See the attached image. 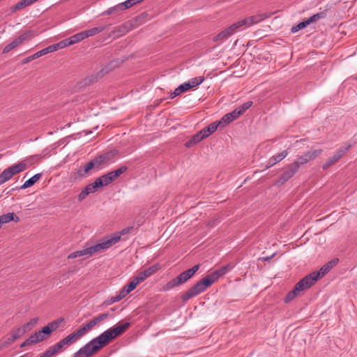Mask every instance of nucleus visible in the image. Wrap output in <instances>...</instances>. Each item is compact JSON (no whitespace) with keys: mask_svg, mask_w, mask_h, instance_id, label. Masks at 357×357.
Segmentation results:
<instances>
[{"mask_svg":"<svg viewBox=\"0 0 357 357\" xmlns=\"http://www.w3.org/2000/svg\"><path fill=\"white\" fill-rule=\"evenodd\" d=\"M129 326L130 323L126 322L108 328L82 347L71 357H91L111 340L123 333Z\"/></svg>","mask_w":357,"mask_h":357,"instance_id":"f257e3e1","label":"nucleus"},{"mask_svg":"<svg viewBox=\"0 0 357 357\" xmlns=\"http://www.w3.org/2000/svg\"><path fill=\"white\" fill-rule=\"evenodd\" d=\"M319 278V272H312L304 277L298 283H296L294 289L287 294L284 298V302L289 303L293 301L298 295H299L300 292L312 287Z\"/></svg>","mask_w":357,"mask_h":357,"instance_id":"f03ea898","label":"nucleus"},{"mask_svg":"<svg viewBox=\"0 0 357 357\" xmlns=\"http://www.w3.org/2000/svg\"><path fill=\"white\" fill-rule=\"evenodd\" d=\"M83 336L78 329L70 333L63 339L50 347L54 355L61 352L66 347L75 344Z\"/></svg>","mask_w":357,"mask_h":357,"instance_id":"7ed1b4c3","label":"nucleus"},{"mask_svg":"<svg viewBox=\"0 0 357 357\" xmlns=\"http://www.w3.org/2000/svg\"><path fill=\"white\" fill-rule=\"evenodd\" d=\"M267 16L265 14H258L256 15H252L248 17H246L243 20L236 22L234 23L227 29L229 31V33L233 35L238 29L242 27L243 26H250L255 24H257L264 19H266Z\"/></svg>","mask_w":357,"mask_h":357,"instance_id":"20e7f679","label":"nucleus"},{"mask_svg":"<svg viewBox=\"0 0 357 357\" xmlns=\"http://www.w3.org/2000/svg\"><path fill=\"white\" fill-rule=\"evenodd\" d=\"M267 16L265 14H258L256 15H252L248 17H246L243 20L236 22L234 23L227 29L229 31V33L233 35L238 29L242 27L243 26H250L255 24H257L264 19H266Z\"/></svg>","mask_w":357,"mask_h":357,"instance_id":"39448f33","label":"nucleus"},{"mask_svg":"<svg viewBox=\"0 0 357 357\" xmlns=\"http://www.w3.org/2000/svg\"><path fill=\"white\" fill-rule=\"evenodd\" d=\"M26 169V164L24 162H20L4 169L0 174V185L8 181L9 179L12 178L13 175L22 172L24 171Z\"/></svg>","mask_w":357,"mask_h":357,"instance_id":"423d86ee","label":"nucleus"},{"mask_svg":"<svg viewBox=\"0 0 357 357\" xmlns=\"http://www.w3.org/2000/svg\"><path fill=\"white\" fill-rule=\"evenodd\" d=\"M105 248L102 244V242L97 243L94 245L89 246L88 248H84L80 250L75 251L72 253H70L68 256V259H75L77 257H91L93 255H94L96 252H99L101 250H104Z\"/></svg>","mask_w":357,"mask_h":357,"instance_id":"0eeeda50","label":"nucleus"},{"mask_svg":"<svg viewBox=\"0 0 357 357\" xmlns=\"http://www.w3.org/2000/svg\"><path fill=\"white\" fill-rule=\"evenodd\" d=\"M132 227H128L126 228L123 229L119 232H116L112 234L111 236H109V238L102 240L101 242L105 250L109 248L113 245L118 243L120 241L121 236L128 234L130 231V230L132 229Z\"/></svg>","mask_w":357,"mask_h":357,"instance_id":"6e6552de","label":"nucleus"},{"mask_svg":"<svg viewBox=\"0 0 357 357\" xmlns=\"http://www.w3.org/2000/svg\"><path fill=\"white\" fill-rule=\"evenodd\" d=\"M109 313L105 312L102 313L101 314L98 315L97 317H94L93 319H91L90 321H89L87 324L82 325L81 327L78 328L79 331L82 334V336H84L87 332L90 331L95 326L100 324L102 321L107 319L109 317Z\"/></svg>","mask_w":357,"mask_h":357,"instance_id":"1a4fd4ad","label":"nucleus"},{"mask_svg":"<svg viewBox=\"0 0 357 357\" xmlns=\"http://www.w3.org/2000/svg\"><path fill=\"white\" fill-rule=\"evenodd\" d=\"M322 153V149L310 150L304 153L302 155L299 156L296 160L293 163H297L298 168L299 169L301 165L307 164L310 160L316 158Z\"/></svg>","mask_w":357,"mask_h":357,"instance_id":"9d476101","label":"nucleus"},{"mask_svg":"<svg viewBox=\"0 0 357 357\" xmlns=\"http://www.w3.org/2000/svg\"><path fill=\"white\" fill-rule=\"evenodd\" d=\"M350 145H347L338 149L337 151L333 154V155L328 158V160L323 165L322 168L326 170L331 165L336 163L340 160V158H341L350 149Z\"/></svg>","mask_w":357,"mask_h":357,"instance_id":"9b49d317","label":"nucleus"},{"mask_svg":"<svg viewBox=\"0 0 357 357\" xmlns=\"http://www.w3.org/2000/svg\"><path fill=\"white\" fill-rule=\"evenodd\" d=\"M190 276L186 273L185 271L179 274L177 277L168 282L165 286L166 290H170L174 287L179 286L190 279Z\"/></svg>","mask_w":357,"mask_h":357,"instance_id":"f8f14e48","label":"nucleus"},{"mask_svg":"<svg viewBox=\"0 0 357 357\" xmlns=\"http://www.w3.org/2000/svg\"><path fill=\"white\" fill-rule=\"evenodd\" d=\"M96 158H93L91 161H89L88 163H86L84 167H80L77 170V174L79 177L84 178L86 177L89 172L93 169H99L100 167V165L99 163H97Z\"/></svg>","mask_w":357,"mask_h":357,"instance_id":"ddd939ff","label":"nucleus"},{"mask_svg":"<svg viewBox=\"0 0 357 357\" xmlns=\"http://www.w3.org/2000/svg\"><path fill=\"white\" fill-rule=\"evenodd\" d=\"M143 1L144 0H126V1H124L121 3H119L114 7L109 8L106 11V13L107 15H110V14H112L113 13H114L115 11L123 10L128 9V8L132 7V6H134L138 3H140Z\"/></svg>","mask_w":357,"mask_h":357,"instance_id":"4468645a","label":"nucleus"},{"mask_svg":"<svg viewBox=\"0 0 357 357\" xmlns=\"http://www.w3.org/2000/svg\"><path fill=\"white\" fill-rule=\"evenodd\" d=\"M99 184H100V181L98 182L96 179L93 183H89L87 185H86L85 188L79 194L78 200L82 201L86 198L87 195L96 192L98 188H100Z\"/></svg>","mask_w":357,"mask_h":357,"instance_id":"2eb2a0df","label":"nucleus"},{"mask_svg":"<svg viewBox=\"0 0 357 357\" xmlns=\"http://www.w3.org/2000/svg\"><path fill=\"white\" fill-rule=\"evenodd\" d=\"M158 270V265H153L147 269L140 272L136 277L133 279L136 281V282L139 284L141 282H144L147 278L153 275Z\"/></svg>","mask_w":357,"mask_h":357,"instance_id":"dca6fc26","label":"nucleus"},{"mask_svg":"<svg viewBox=\"0 0 357 357\" xmlns=\"http://www.w3.org/2000/svg\"><path fill=\"white\" fill-rule=\"evenodd\" d=\"M28 38V33H24L15 38L11 43L8 44L3 50V53L6 54L21 45Z\"/></svg>","mask_w":357,"mask_h":357,"instance_id":"f3484780","label":"nucleus"},{"mask_svg":"<svg viewBox=\"0 0 357 357\" xmlns=\"http://www.w3.org/2000/svg\"><path fill=\"white\" fill-rule=\"evenodd\" d=\"M297 163L290 164L287 169L281 174L280 180L284 183L290 179L298 171Z\"/></svg>","mask_w":357,"mask_h":357,"instance_id":"a211bd4d","label":"nucleus"},{"mask_svg":"<svg viewBox=\"0 0 357 357\" xmlns=\"http://www.w3.org/2000/svg\"><path fill=\"white\" fill-rule=\"evenodd\" d=\"M59 326V323L57 321H52L48 324L47 326L42 328L41 330L38 331V335L42 337V340L45 339V335H50L52 332L55 331Z\"/></svg>","mask_w":357,"mask_h":357,"instance_id":"6ab92c4d","label":"nucleus"},{"mask_svg":"<svg viewBox=\"0 0 357 357\" xmlns=\"http://www.w3.org/2000/svg\"><path fill=\"white\" fill-rule=\"evenodd\" d=\"M117 151L116 150H112L110 151H108L104 154L100 155L97 157H96L97 163H99L101 166L102 164H105L109 160H111L116 155Z\"/></svg>","mask_w":357,"mask_h":357,"instance_id":"aec40b11","label":"nucleus"},{"mask_svg":"<svg viewBox=\"0 0 357 357\" xmlns=\"http://www.w3.org/2000/svg\"><path fill=\"white\" fill-rule=\"evenodd\" d=\"M288 154L289 151L287 150H284L280 153L279 154L273 156L271 158H270L268 164L266 165V167L269 168L273 165L277 164L278 162L282 161L287 156Z\"/></svg>","mask_w":357,"mask_h":357,"instance_id":"412c9836","label":"nucleus"},{"mask_svg":"<svg viewBox=\"0 0 357 357\" xmlns=\"http://www.w3.org/2000/svg\"><path fill=\"white\" fill-rule=\"evenodd\" d=\"M20 218L14 213H8L0 215V228L3 224L8 223L10 221L19 222Z\"/></svg>","mask_w":357,"mask_h":357,"instance_id":"4be33fe9","label":"nucleus"},{"mask_svg":"<svg viewBox=\"0 0 357 357\" xmlns=\"http://www.w3.org/2000/svg\"><path fill=\"white\" fill-rule=\"evenodd\" d=\"M234 266L232 264H227L219 269L213 271L215 275H216V278L218 280L220 277L225 275L229 271H231L234 268Z\"/></svg>","mask_w":357,"mask_h":357,"instance_id":"5701e85b","label":"nucleus"},{"mask_svg":"<svg viewBox=\"0 0 357 357\" xmlns=\"http://www.w3.org/2000/svg\"><path fill=\"white\" fill-rule=\"evenodd\" d=\"M40 177L41 174L40 173L33 175L24 183V184L20 187V189H26L33 185L40 178Z\"/></svg>","mask_w":357,"mask_h":357,"instance_id":"b1692460","label":"nucleus"},{"mask_svg":"<svg viewBox=\"0 0 357 357\" xmlns=\"http://www.w3.org/2000/svg\"><path fill=\"white\" fill-rule=\"evenodd\" d=\"M216 275L212 272L211 273L205 276L201 282L203 283L204 286L207 289L210 286H211L218 279L215 277Z\"/></svg>","mask_w":357,"mask_h":357,"instance_id":"393cba45","label":"nucleus"},{"mask_svg":"<svg viewBox=\"0 0 357 357\" xmlns=\"http://www.w3.org/2000/svg\"><path fill=\"white\" fill-rule=\"evenodd\" d=\"M25 333V329L22 328L21 327L17 328L14 330L10 333V337L8 338V343L14 342L15 340L18 339L21 336H22Z\"/></svg>","mask_w":357,"mask_h":357,"instance_id":"a878e982","label":"nucleus"},{"mask_svg":"<svg viewBox=\"0 0 357 357\" xmlns=\"http://www.w3.org/2000/svg\"><path fill=\"white\" fill-rule=\"evenodd\" d=\"M137 285L138 284L136 282V281L132 279L131 282L124 286L121 289L123 296H127L130 292L133 291Z\"/></svg>","mask_w":357,"mask_h":357,"instance_id":"bb28decb","label":"nucleus"},{"mask_svg":"<svg viewBox=\"0 0 357 357\" xmlns=\"http://www.w3.org/2000/svg\"><path fill=\"white\" fill-rule=\"evenodd\" d=\"M326 17V10L321 11L317 14L313 15L312 16L307 18L306 20L308 23V24L315 22L318 20H320L321 19H324Z\"/></svg>","mask_w":357,"mask_h":357,"instance_id":"cd10ccee","label":"nucleus"},{"mask_svg":"<svg viewBox=\"0 0 357 357\" xmlns=\"http://www.w3.org/2000/svg\"><path fill=\"white\" fill-rule=\"evenodd\" d=\"M338 259L332 260L325 265H324L319 271L320 273V277L324 276L326 273H327L337 263Z\"/></svg>","mask_w":357,"mask_h":357,"instance_id":"c85d7f7f","label":"nucleus"},{"mask_svg":"<svg viewBox=\"0 0 357 357\" xmlns=\"http://www.w3.org/2000/svg\"><path fill=\"white\" fill-rule=\"evenodd\" d=\"M105 26H98L93 27L92 29H88L86 31H82L84 36V38H88L89 36H92L96 35L102 31H104Z\"/></svg>","mask_w":357,"mask_h":357,"instance_id":"c756f323","label":"nucleus"},{"mask_svg":"<svg viewBox=\"0 0 357 357\" xmlns=\"http://www.w3.org/2000/svg\"><path fill=\"white\" fill-rule=\"evenodd\" d=\"M54 47H52V45H50L38 52H37L36 53H35L33 56H31L28 60H30V59H36V58H38L43 55H45V54H47L48 53H50V52H53V50H54Z\"/></svg>","mask_w":357,"mask_h":357,"instance_id":"7c9ffc66","label":"nucleus"},{"mask_svg":"<svg viewBox=\"0 0 357 357\" xmlns=\"http://www.w3.org/2000/svg\"><path fill=\"white\" fill-rule=\"evenodd\" d=\"M208 136H209V134L206 131V128H204V129H202L199 132H198L197 134L193 135V141L200 142L201 141L206 139Z\"/></svg>","mask_w":357,"mask_h":357,"instance_id":"2f4dec72","label":"nucleus"},{"mask_svg":"<svg viewBox=\"0 0 357 357\" xmlns=\"http://www.w3.org/2000/svg\"><path fill=\"white\" fill-rule=\"evenodd\" d=\"M84 39H85V38L82 31L68 38L70 45L77 43Z\"/></svg>","mask_w":357,"mask_h":357,"instance_id":"473e14b6","label":"nucleus"},{"mask_svg":"<svg viewBox=\"0 0 357 357\" xmlns=\"http://www.w3.org/2000/svg\"><path fill=\"white\" fill-rule=\"evenodd\" d=\"M204 81V77L202 76L193 77L188 81L190 84V89L200 85Z\"/></svg>","mask_w":357,"mask_h":357,"instance_id":"72a5a7b5","label":"nucleus"},{"mask_svg":"<svg viewBox=\"0 0 357 357\" xmlns=\"http://www.w3.org/2000/svg\"><path fill=\"white\" fill-rule=\"evenodd\" d=\"M110 176H109V175L107 174H105L98 178H96V181L98 182L100 181V187H102V186H105V185H109V183H112V181L110 179Z\"/></svg>","mask_w":357,"mask_h":357,"instance_id":"f704fd0d","label":"nucleus"},{"mask_svg":"<svg viewBox=\"0 0 357 357\" xmlns=\"http://www.w3.org/2000/svg\"><path fill=\"white\" fill-rule=\"evenodd\" d=\"M68 45H70V44L69 43L68 38H66V39H64V40L59 42L58 43L52 45V47H54L53 51L55 52V51L58 50L59 49H62Z\"/></svg>","mask_w":357,"mask_h":357,"instance_id":"c9c22d12","label":"nucleus"},{"mask_svg":"<svg viewBox=\"0 0 357 357\" xmlns=\"http://www.w3.org/2000/svg\"><path fill=\"white\" fill-rule=\"evenodd\" d=\"M233 121L231 116L229 115V113L226 114L222 116L220 121H218L220 126V127L223 128L225 126L228 125L231 122Z\"/></svg>","mask_w":357,"mask_h":357,"instance_id":"e433bc0d","label":"nucleus"},{"mask_svg":"<svg viewBox=\"0 0 357 357\" xmlns=\"http://www.w3.org/2000/svg\"><path fill=\"white\" fill-rule=\"evenodd\" d=\"M40 341H42V337L38 335V332L32 334L29 336V338L26 339V343H29V344H36Z\"/></svg>","mask_w":357,"mask_h":357,"instance_id":"4c0bfd02","label":"nucleus"},{"mask_svg":"<svg viewBox=\"0 0 357 357\" xmlns=\"http://www.w3.org/2000/svg\"><path fill=\"white\" fill-rule=\"evenodd\" d=\"M192 288L197 295L200 294L206 289V287L204 286L203 283L201 282V280L196 283L193 287H192Z\"/></svg>","mask_w":357,"mask_h":357,"instance_id":"58836bf2","label":"nucleus"},{"mask_svg":"<svg viewBox=\"0 0 357 357\" xmlns=\"http://www.w3.org/2000/svg\"><path fill=\"white\" fill-rule=\"evenodd\" d=\"M308 24L307 20H304L303 22H299L298 24H297L295 26H293L291 29V31L292 33H296L297 31H298L299 30L302 29H304L305 27H306Z\"/></svg>","mask_w":357,"mask_h":357,"instance_id":"ea45409f","label":"nucleus"},{"mask_svg":"<svg viewBox=\"0 0 357 357\" xmlns=\"http://www.w3.org/2000/svg\"><path fill=\"white\" fill-rule=\"evenodd\" d=\"M219 126H220L218 122H213L211 124H209L207 127H206V131L208 132V133L209 134V135H211L215 131H216V130L218 129V128Z\"/></svg>","mask_w":357,"mask_h":357,"instance_id":"a19ab883","label":"nucleus"},{"mask_svg":"<svg viewBox=\"0 0 357 357\" xmlns=\"http://www.w3.org/2000/svg\"><path fill=\"white\" fill-rule=\"evenodd\" d=\"M197 296L196 293L194 291L192 288L191 287L188 289L182 296V298L184 301H188L191 298Z\"/></svg>","mask_w":357,"mask_h":357,"instance_id":"79ce46f5","label":"nucleus"},{"mask_svg":"<svg viewBox=\"0 0 357 357\" xmlns=\"http://www.w3.org/2000/svg\"><path fill=\"white\" fill-rule=\"evenodd\" d=\"M25 7H27L24 0H22L19 2H17L15 6H13L12 8H11V11L12 12H15L18 10H20L23 8H25Z\"/></svg>","mask_w":357,"mask_h":357,"instance_id":"37998d69","label":"nucleus"},{"mask_svg":"<svg viewBox=\"0 0 357 357\" xmlns=\"http://www.w3.org/2000/svg\"><path fill=\"white\" fill-rule=\"evenodd\" d=\"M199 265L197 264V265L194 266L193 267H192L191 268H189L187 271H185V272L188 275V276H190V278H191L195 275V273L199 270Z\"/></svg>","mask_w":357,"mask_h":357,"instance_id":"c03bdc74","label":"nucleus"},{"mask_svg":"<svg viewBox=\"0 0 357 357\" xmlns=\"http://www.w3.org/2000/svg\"><path fill=\"white\" fill-rule=\"evenodd\" d=\"M127 169H128L127 167L123 166V167H121L114 170L113 172H114L115 176H116V178H118L123 173H124L127 170Z\"/></svg>","mask_w":357,"mask_h":357,"instance_id":"a18cd8bd","label":"nucleus"},{"mask_svg":"<svg viewBox=\"0 0 357 357\" xmlns=\"http://www.w3.org/2000/svg\"><path fill=\"white\" fill-rule=\"evenodd\" d=\"M179 90H181V91L183 93L185 91H187L188 90L190 89V84L188 83V82L181 84L178 86Z\"/></svg>","mask_w":357,"mask_h":357,"instance_id":"49530a36","label":"nucleus"},{"mask_svg":"<svg viewBox=\"0 0 357 357\" xmlns=\"http://www.w3.org/2000/svg\"><path fill=\"white\" fill-rule=\"evenodd\" d=\"M227 38L226 36H225L224 33L222 32H220L219 34H218L215 38V41H224L227 40Z\"/></svg>","mask_w":357,"mask_h":357,"instance_id":"de8ad7c7","label":"nucleus"},{"mask_svg":"<svg viewBox=\"0 0 357 357\" xmlns=\"http://www.w3.org/2000/svg\"><path fill=\"white\" fill-rule=\"evenodd\" d=\"M53 356H54L53 353L52 352L51 349L49 348L39 357H52Z\"/></svg>","mask_w":357,"mask_h":357,"instance_id":"09e8293b","label":"nucleus"},{"mask_svg":"<svg viewBox=\"0 0 357 357\" xmlns=\"http://www.w3.org/2000/svg\"><path fill=\"white\" fill-rule=\"evenodd\" d=\"M252 105V101H248L243 105H241L242 109L245 112L247 109H248Z\"/></svg>","mask_w":357,"mask_h":357,"instance_id":"8fccbe9b","label":"nucleus"},{"mask_svg":"<svg viewBox=\"0 0 357 357\" xmlns=\"http://www.w3.org/2000/svg\"><path fill=\"white\" fill-rule=\"evenodd\" d=\"M126 296H123L122 294V291L121 290V291L119 292V294L113 297L112 298V301L114 302H118L119 301H121L122 298H123L124 297H126Z\"/></svg>","mask_w":357,"mask_h":357,"instance_id":"3c124183","label":"nucleus"},{"mask_svg":"<svg viewBox=\"0 0 357 357\" xmlns=\"http://www.w3.org/2000/svg\"><path fill=\"white\" fill-rule=\"evenodd\" d=\"M229 115L231 116L233 121L238 119L240 116V114L238 113L236 109H234L231 112H229Z\"/></svg>","mask_w":357,"mask_h":357,"instance_id":"603ef678","label":"nucleus"},{"mask_svg":"<svg viewBox=\"0 0 357 357\" xmlns=\"http://www.w3.org/2000/svg\"><path fill=\"white\" fill-rule=\"evenodd\" d=\"M183 92L181 91V90H179V87L178 86L177 88L175 89V90L174 91V92L172 93L171 95V97L173 98H175L176 96L180 95L181 93H182Z\"/></svg>","mask_w":357,"mask_h":357,"instance_id":"864d4df0","label":"nucleus"},{"mask_svg":"<svg viewBox=\"0 0 357 357\" xmlns=\"http://www.w3.org/2000/svg\"><path fill=\"white\" fill-rule=\"evenodd\" d=\"M199 143V142H194L193 141V136L191 137L190 139H189L186 143H185V146L186 147H190L191 146H192L193 144H197Z\"/></svg>","mask_w":357,"mask_h":357,"instance_id":"5fc2aeb1","label":"nucleus"},{"mask_svg":"<svg viewBox=\"0 0 357 357\" xmlns=\"http://www.w3.org/2000/svg\"><path fill=\"white\" fill-rule=\"evenodd\" d=\"M107 174L109 175V176L111 177L110 179H111L112 182L113 181H114L116 178H117L113 171H111V172H108Z\"/></svg>","mask_w":357,"mask_h":357,"instance_id":"6e6d98bb","label":"nucleus"},{"mask_svg":"<svg viewBox=\"0 0 357 357\" xmlns=\"http://www.w3.org/2000/svg\"><path fill=\"white\" fill-rule=\"evenodd\" d=\"M38 321V319L37 318H33L32 319H31L28 324H29L30 326L32 328L33 326H34Z\"/></svg>","mask_w":357,"mask_h":357,"instance_id":"4d7b16f0","label":"nucleus"},{"mask_svg":"<svg viewBox=\"0 0 357 357\" xmlns=\"http://www.w3.org/2000/svg\"><path fill=\"white\" fill-rule=\"evenodd\" d=\"M38 321V319L37 318H33L32 319H31L28 324H29L30 326L32 328L33 326H34Z\"/></svg>","mask_w":357,"mask_h":357,"instance_id":"13d9d810","label":"nucleus"},{"mask_svg":"<svg viewBox=\"0 0 357 357\" xmlns=\"http://www.w3.org/2000/svg\"><path fill=\"white\" fill-rule=\"evenodd\" d=\"M21 328L25 329V333L29 331L31 328V327L30 326L29 324H28V322L26 323L25 324H24L22 326V327H21Z\"/></svg>","mask_w":357,"mask_h":357,"instance_id":"bf43d9fd","label":"nucleus"},{"mask_svg":"<svg viewBox=\"0 0 357 357\" xmlns=\"http://www.w3.org/2000/svg\"><path fill=\"white\" fill-rule=\"evenodd\" d=\"M38 0H24L27 6H29L36 2Z\"/></svg>","mask_w":357,"mask_h":357,"instance_id":"052dcab7","label":"nucleus"},{"mask_svg":"<svg viewBox=\"0 0 357 357\" xmlns=\"http://www.w3.org/2000/svg\"><path fill=\"white\" fill-rule=\"evenodd\" d=\"M222 32L224 33L225 36H226L227 38L231 36V34L229 33L227 29H225Z\"/></svg>","mask_w":357,"mask_h":357,"instance_id":"680f3d73","label":"nucleus"},{"mask_svg":"<svg viewBox=\"0 0 357 357\" xmlns=\"http://www.w3.org/2000/svg\"><path fill=\"white\" fill-rule=\"evenodd\" d=\"M236 110H237L240 116L245 112V111L242 109L241 106H239L238 107L236 108Z\"/></svg>","mask_w":357,"mask_h":357,"instance_id":"e2e57ef3","label":"nucleus"},{"mask_svg":"<svg viewBox=\"0 0 357 357\" xmlns=\"http://www.w3.org/2000/svg\"><path fill=\"white\" fill-rule=\"evenodd\" d=\"M27 345H29V343H26V340L21 344V347H26Z\"/></svg>","mask_w":357,"mask_h":357,"instance_id":"0e129e2a","label":"nucleus"},{"mask_svg":"<svg viewBox=\"0 0 357 357\" xmlns=\"http://www.w3.org/2000/svg\"><path fill=\"white\" fill-rule=\"evenodd\" d=\"M271 258V257H266V258H264V261H268V260H269Z\"/></svg>","mask_w":357,"mask_h":357,"instance_id":"69168bd1","label":"nucleus"}]
</instances>
